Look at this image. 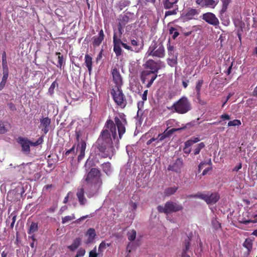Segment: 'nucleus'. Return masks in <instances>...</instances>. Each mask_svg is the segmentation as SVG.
<instances>
[{"instance_id":"nucleus-28","label":"nucleus","mask_w":257,"mask_h":257,"mask_svg":"<svg viewBox=\"0 0 257 257\" xmlns=\"http://www.w3.org/2000/svg\"><path fill=\"white\" fill-rule=\"evenodd\" d=\"M32 163H28L24 165L21 169L22 173L25 175H29L34 172V170L31 168Z\"/></svg>"},{"instance_id":"nucleus-25","label":"nucleus","mask_w":257,"mask_h":257,"mask_svg":"<svg viewBox=\"0 0 257 257\" xmlns=\"http://www.w3.org/2000/svg\"><path fill=\"white\" fill-rule=\"evenodd\" d=\"M178 0H163V7L165 9H170L174 8L175 6H177L176 4Z\"/></svg>"},{"instance_id":"nucleus-11","label":"nucleus","mask_w":257,"mask_h":257,"mask_svg":"<svg viewBox=\"0 0 257 257\" xmlns=\"http://www.w3.org/2000/svg\"><path fill=\"white\" fill-rule=\"evenodd\" d=\"M17 142L21 145L22 147V151L27 154H29L30 152L31 141L27 138L19 137L17 139Z\"/></svg>"},{"instance_id":"nucleus-12","label":"nucleus","mask_w":257,"mask_h":257,"mask_svg":"<svg viewBox=\"0 0 257 257\" xmlns=\"http://www.w3.org/2000/svg\"><path fill=\"white\" fill-rule=\"evenodd\" d=\"M112 75L113 82L115 84L114 87H121L122 85V78L119 70L116 67L113 68Z\"/></svg>"},{"instance_id":"nucleus-18","label":"nucleus","mask_w":257,"mask_h":257,"mask_svg":"<svg viewBox=\"0 0 257 257\" xmlns=\"http://www.w3.org/2000/svg\"><path fill=\"white\" fill-rule=\"evenodd\" d=\"M131 42L133 52L139 53L143 49L144 45L143 41L140 42L137 40L131 39Z\"/></svg>"},{"instance_id":"nucleus-4","label":"nucleus","mask_w":257,"mask_h":257,"mask_svg":"<svg viewBox=\"0 0 257 257\" xmlns=\"http://www.w3.org/2000/svg\"><path fill=\"white\" fill-rule=\"evenodd\" d=\"M147 57L163 58L165 56V49L163 43L160 40H153L146 53Z\"/></svg>"},{"instance_id":"nucleus-2","label":"nucleus","mask_w":257,"mask_h":257,"mask_svg":"<svg viewBox=\"0 0 257 257\" xmlns=\"http://www.w3.org/2000/svg\"><path fill=\"white\" fill-rule=\"evenodd\" d=\"M101 177L100 171L96 168H92L84 176V179L92 190L97 192L102 184Z\"/></svg>"},{"instance_id":"nucleus-30","label":"nucleus","mask_w":257,"mask_h":257,"mask_svg":"<svg viewBox=\"0 0 257 257\" xmlns=\"http://www.w3.org/2000/svg\"><path fill=\"white\" fill-rule=\"evenodd\" d=\"M10 128V124L0 120V135L7 133Z\"/></svg>"},{"instance_id":"nucleus-63","label":"nucleus","mask_w":257,"mask_h":257,"mask_svg":"<svg viewBox=\"0 0 257 257\" xmlns=\"http://www.w3.org/2000/svg\"><path fill=\"white\" fill-rule=\"evenodd\" d=\"M121 46L125 49L133 51V48L132 47V46H128L126 44L124 43H122Z\"/></svg>"},{"instance_id":"nucleus-56","label":"nucleus","mask_w":257,"mask_h":257,"mask_svg":"<svg viewBox=\"0 0 257 257\" xmlns=\"http://www.w3.org/2000/svg\"><path fill=\"white\" fill-rule=\"evenodd\" d=\"M75 145H74L72 147L69 149V150H68L66 152H65V155L66 156H68L70 154H75Z\"/></svg>"},{"instance_id":"nucleus-45","label":"nucleus","mask_w":257,"mask_h":257,"mask_svg":"<svg viewBox=\"0 0 257 257\" xmlns=\"http://www.w3.org/2000/svg\"><path fill=\"white\" fill-rule=\"evenodd\" d=\"M110 244L107 243L106 244L104 241H102L99 245L98 246V252L99 253L102 252L104 249H105L106 246H109Z\"/></svg>"},{"instance_id":"nucleus-32","label":"nucleus","mask_w":257,"mask_h":257,"mask_svg":"<svg viewBox=\"0 0 257 257\" xmlns=\"http://www.w3.org/2000/svg\"><path fill=\"white\" fill-rule=\"evenodd\" d=\"M101 168L103 171L106 173V175H109L111 172V164L107 162L104 163L101 165Z\"/></svg>"},{"instance_id":"nucleus-7","label":"nucleus","mask_w":257,"mask_h":257,"mask_svg":"<svg viewBox=\"0 0 257 257\" xmlns=\"http://www.w3.org/2000/svg\"><path fill=\"white\" fill-rule=\"evenodd\" d=\"M157 208L159 213H163L167 215L171 213L182 211L183 207L180 204L170 201L166 202L164 206L158 205Z\"/></svg>"},{"instance_id":"nucleus-5","label":"nucleus","mask_w":257,"mask_h":257,"mask_svg":"<svg viewBox=\"0 0 257 257\" xmlns=\"http://www.w3.org/2000/svg\"><path fill=\"white\" fill-rule=\"evenodd\" d=\"M189 198H197L204 200L207 204H215L220 199V195L218 192L208 191L206 193L200 192L188 196Z\"/></svg>"},{"instance_id":"nucleus-61","label":"nucleus","mask_w":257,"mask_h":257,"mask_svg":"<svg viewBox=\"0 0 257 257\" xmlns=\"http://www.w3.org/2000/svg\"><path fill=\"white\" fill-rule=\"evenodd\" d=\"M2 58V63H7V54L5 51H4L3 52Z\"/></svg>"},{"instance_id":"nucleus-16","label":"nucleus","mask_w":257,"mask_h":257,"mask_svg":"<svg viewBox=\"0 0 257 257\" xmlns=\"http://www.w3.org/2000/svg\"><path fill=\"white\" fill-rule=\"evenodd\" d=\"M183 165L181 159L178 158L173 165H169L168 167V170L172 171L177 173L180 172L181 169Z\"/></svg>"},{"instance_id":"nucleus-42","label":"nucleus","mask_w":257,"mask_h":257,"mask_svg":"<svg viewBox=\"0 0 257 257\" xmlns=\"http://www.w3.org/2000/svg\"><path fill=\"white\" fill-rule=\"evenodd\" d=\"M177 190L176 187H171L166 189L165 191V193L167 196H170L174 194Z\"/></svg>"},{"instance_id":"nucleus-59","label":"nucleus","mask_w":257,"mask_h":257,"mask_svg":"<svg viewBox=\"0 0 257 257\" xmlns=\"http://www.w3.org/2000/svg\"><path fill=\"white\" fill-rule=\"evenodd\" d=\"M12 217V222L15 223L17 218V214L15 212H13L9 216V218Z\"/></svg>"},{"instance_id":"nucleus-64","label":"nucleus","mask_w":257,"mask_h":257,"mask_svg":"<svg viewBox=\"0 0 257 257\" xmlns=\"http://www.w3.org/2000/svg\"><path fill=\"white\" fill-rule=\"evenodd\" d=\"M242 168V164L239 163L238 165L235 166L232 170L233 172H237L239 170H240Z\"/></svg>"},{"instance_id":"nucleus-9","label":"nucleus","mask_w":257,"mask_h":257,"mask_svg":"<svg viewBox=\"0 0 257 257\" xmlns=\"http://www.w3.org/2000/svg\"><path fill=\"white\" fill-rule=\"evenodd\" d=\"M199 10L192 8H187L183 12L182 16L186 20L196 19V17L199 14Z\"/></svg>"},{"instance_id":"nucleus-55","label":"nucleus","mask_w":257,"mask_h":257,"mask_svg":"<svg viewBox=\"0 0 257 257\" xmlns=\"http://www.w3.org/2000/svg\"><path fill=\"white\" fill-rule=\"evenodd\" d=\"M128 4V3L127 1H125V0L120 1L119 2V7L120 8V9L122 10V9L123 8H124L125 7L127 6Z\"/></svg>"},{"instance_id":"nucleus-33","label":"nucleus","mask_w":257,"mask_h":257,"mask_svg":"<svg viewBox=\"0 0 257 257\" xmlns=\"http://www.w3.org/2000/svg\"><path fill=\"white\" fill-rule=\"evenodd\" d=\"M167 61L169 66L172 67H175L177 64V55H173L171 58H168Z\"/></svg>"},{"instance_id":"nucleus-17","label":"nucleus","mask_w":257,"mask_h":257,"mask_svg":"<svg viewBox=\"0 0 257 257\" xmlns=\"http://www.w3.org/2000/svg\"><path fill=\"white\" fill-rule=\"evenodd\" d=\"M196 3L201 7L214 8L217 2L214 0H196Z\"/></svg>"},{"instance_id":"nucleus-43","label":"nucleus","mask_w":257,"mask_h":257,"mask_svg":"<svg viewBox=\"0 0 257 257\" xmlns=\"http://www.w3.org/2000/svg\"><path fill=\"white\" fill-rule=\"evenodd\" d=\"M167 50L168 55L170 57L173 56L174 55V47L170 44V41L167 45Z\"/></svg>"},{"instance_id":"nucleus-23","label":"nucleus","mask_w":257,"mask_h":257,"mask_svg":"<svg viewBox=\"0 0 257 257\" xmlns=\"http://www.w3.org/2000/svg\"><path fill=\"white\" fill-rule=\"evenodd\" d=\"M78 147H79L78 149L80 152V154L78 157V159L79 160L83 158L85 156V151L86 148L85 142L83 140H81L80 143V145H78Z\"/></svg>"},{"instance_id":"nucleus-37","label":"nucleus","mask_w":257,"mask_h":257,"mask_svg":"<svg viewBox=\"0 0 257 257\" xmlns=\"http://www.w3.org/2000/svg\"><path fill=\"white\" fill-rule=\"evenodd\" d=\"M205 144L204 143L201 142L198 144L197 146H195V148L194 150L193 154L194 156H196L199 154L200 151L205 147Z\"/></svg>"},{"instance_id":"nucleus-62","label":"nucleus","mask_w":257,"mask_h":257,"mask_svg":"<svg viewBox=\"0 0 257 257\" xmlns=\"http://www.w3.org/2000/svg\"><path fill=\"white\" fill-rule=\"evenodd\" d=\"M158 140L159 141V138H158V137L156 138H151V139L149 140L146 144L147 145H150V144H151L154 141H157Z\"/></svg>"},{"instance_id":"nucleus-20","label":"nucleus","mask_w":257,"mask_h":257,"mask_svg":"<svg viewBox=\"0 0 257 257\" xmlns=\"http://www.w3.org/2000/svg\"><path fill=\"white\" fill-rule=\"evenodd\" d=\"M84 189L83 187L78 188L76 192V196L81 205H84L87 202V200L84 196Z\"/></svg>"},{"instance_id":"nucleus-31","label":"nucleus","mask_w":257,"mask_h":257,"mask_svg":"<svg viewBox=\"0 0 257 257\" xmlns=\"http://www.w3.org/2000/svg\"><path fill=\"white\" fill-rule=\"evenodd\" d=\"M220 118L221 120H219L218 121H214L211 123H208L206 124H205V126H207V125H215V124H218L220 123L222 120H229L230 119V116L226 113H224L220 115Z\"/></svg>"},{"instance_id":"nucleus-60","label":"nucleus","mask_w":257,"mask_h":257,"mask_svg":"<svg viewBox=\"0 0 257 257\" xmlns=\"http://www.w3.org/2000/svg\"><path fill=\"white\" fill-rule=\"evenodd\" d=\"M148 90H146L144 91V93H143L142 95V98L143 101H146L147 99V95H148Z\"/></svg>"},{"instance_id":"nucleus-14","label":"nucleus","mask_w":257,"mask_h":257,"mask_svg":"<svg viewBox=\"0 0 257 257\" xmlns=\"http://www.w3.org/2000/svg\"><path fill=\"white\" fill-rule=\"evenodd\" d=\"M118 30L120 34H122L121 31L125 26L130 21V18L126 14L120 15L118 18Z\"/></svg>"},{"instance_id":"nucleus-34","label":"nucleus","mask_w":257,"mask_h":257,"mask_svg":"<svg viewBox=\"0 0 257 257\" xmlns=\"http://www.w3.org/2000/svg\"><path fill=\"white\" fill-rule=\"evenodd\" d=\"M38 230V223L32 222L30 226L29 229L28 231L29 234H31L36 232Z\"/></svg>"},{"instance_id":"nucleus-22","label":"nucleus","mask_w":257,"mask_h":257,"mask_svg":"<svg viewBox=\"0 0 257 257\" xmlns=\"http://www.w3.org/2000/svg\"><path fill=\"white\" fill-rule=\"evenodd\" d=\"M41 126L43 127L42 131L46 134L49 131V126L51 123V119L48 117L40 120Z\"/></svg>"},{"instance_id":"nucleus-50","label":"nucleus","mask_w":257,"mask_h":257,"mask_svg":"<svg viewBox=\"0 0 257 257\" xmlns=\"http://www.w3.org/2000/svg\"><path fill=\"white\" fill-rule=\"evenodd\" d=\"M211 223L213 228L216 230L221 227V224L216 219H212Z\"/></svg>"},{"instance_id":"nucleus-54","label":"nucleus","mask_w":257,"mask_h":257,"mask_svg":"<svg viewBox=\"0 0 257 257\" xmlns=\"http://www.w3.org/2000/svg\"><path fill=\"white\" fill-rule=\"evenodd\" d=\"M85 250L83 248H80L76 255H75V257H80V256H83L85 255Z\"/></svg>"},{"instance_id":"nucleus-21","label":"nucleus","mask_w":257,"mask_h":257,"mask_svg":"<svg viewBox=\"0 0 257 257\" xmlns=\"http://www.w3.org/2000/svg\"><path fill=\"white\" fill-rule=\"evenodd\" d=\"M104 38V34L102 29L100 30L98 36H94L93 38V45L94 47L99 46Z\"/></svg>"},{"instance_id":"nucleus-44","label":"nucleus","mask_w":257,"mask_h":257,"mask_svg":"<svg viewBox=\"0 0 257 257\" xmlns=\"http://www.w3.org/2000/svg\"><path fill=\"white\" fill-rule=\"evenodd\" d=\"M8 75L3 74L2 81L0 83V91L2 90L6 85L8 78Z\"/></svg>"},{"instance_id":"nucleus-52","label":"nucleus","mask_w":257,"mask_h":257,"mask_svg":"<svg viewBox=\"0 0 257 257\" xmlns=\"http://www.w3.org/2000/svg\"><path fill=\"white\" fill-rule=\"evenodd\" d=\"M2 67L3 69V74L9 75V68L8 66V62L2 63Z\"/></svg>"},{"instance_id":"nucleus-41","label":"nucleus","mask_w":257,"mask_h":257,"mask_svg":"<svg viewBox=\"0 0 257 257\" xmlns=\"http://www.w3.org/2000/svg\"><path fill=\"white\" fill-rule=\"evenodd\" d=\"M136 234L137 232L134 229L128 232L127 234L128 240L130 241H134L136 239Z\"/></svg>"},{"instance_id":"nucleus-36","label":"nucleus","mask_w":257,"mask_h":257,"mask_svg":"<svg viewBox=\"0 0 257 257\" xmlns=\"http://www.w3.org/2000/svg\"><path fill=\"white\" fill-rule=\"evenodd\" d=\"M203 83V79H200L198 80L196 85L195 90L197 94V97H199L200 96V92Z\"/></svg>"},{"instance_id":"nucleus-51","label":"nucleus","mask_w":257,"mask_h":257,"mask_svg":"<svg viewBox=\"0 0 257 257\" xmlns=\"http://www.w3.org/2000/svg\"><path fill=\"white\" fill-rule=\"evenodd\" d=\"M143 71L141 73V79L143 83H145L146 81H148V82L150 80H151V78L153 77V74H150L148 76L146 77V78L144 77H143Z\"/></svg>"},{"instance_id":"nucleus-6","label":"nucleus","mask_w":257,"mask_h":257,"mask_svg":"<svg viewBox=\"0 0 257 257\" xmlns=\"http://www.w3.org/2000/svg\"><path fill=\"white\" fill-rule=\"evenodd\" d=\"M172 108L179 114H185L189 111L192 107L188 98L183 96L173 104Z\"/></svg>"},{"instance_id":"nucleus-19","label":"nucleus","mask_w":257,"mask_h":257,"mask_svg":"<svg viewBox=\"0 0 257 257\" xmlns=\"http://www.w3.org/2000/svg\"><path fill=\"white\" fill-rule=\"evenodd\" d=\"M85 235L88 236L85 243L89 244L92 243L96 236L95 230L93 228H89L86 231Z\"/></svg>"},{"instance_id":"nucleus-24","label":"nucleus","mask_w":257,"mask_h":257,"mask_svg":"<svg viewBox=\"0 0 257 257\" xmlns=\"http://www.w3.org/2000/svg\"><path fill=\"white\" fill-rule=\"evenodd\" d=\"M192 237V234L190 233L186 239H185L184 245V247L182 249V253H188V251L190 248V241L191 240Z\"/></svg>"},{"instance_id":"nucleus-3","label":"nucleus","mask_w":257,"mask_h":257,"mask_svg":"<svg viewBox=\"0 0 257 257\" xmlns=\"http://www.w3.org/2000/svg\"><path fill=\"white\" fill-rule=\"evenodd\" d=\"M143 66L144 68L146 70L143 71V77L146 78V77L148 76L150 74H153L151 80H150L146 85L147 88H150L154 80L157 78L158 76L157 73L158 71L161 69V66L159 63L153 59L147 60Z\"/></svg>"},{"instance_id":"nucleus-57","label":"nucleus","mask_w":257,"mask_h":257,"mask_svg":"<svg viewBox=\"0 0 257 257\" xmlns=\"http://www.w3.org/2000/svg\"><path fill=\"white\" fill-rule=\"evenodd\" d=\"M190 146L186 145V142L185 143V147L183 149V152L185 154H189L191 151V149L189 148Z\"/></svg>"},{"instance_id":"nucleus-40","label":"nucleus","mask_w":257,"mask_h":257,"mask_svg":"<svg viewBox=\"0 0 257 257\" xmlns=\"http://www.w3.org/2000/svg\"><path fill=\"white\" fill-rule=\"evenodd\" d=\"M241 124V121L239 119H235L233 120H230L228 122V126H239Z\"/></svg>"},{"instance_id":"nucleus-10","label":"nucleus","mask_w":257,"mask_h":257,"mask_svg":"<svg viewBox=\"0 0 257 257\" xmlns=\"http://www.w3.org/2000/svg\"><path fill=\"white\" fill-rule=\"evenodd\" d=\"M202 19L208 24L214 26H217L219 24L218 18L212 13L207 12L203 14Z\"/></svg>"},{"instance_id":"nucleus-49","label":"nucleus","mask_w":257,"mask_h":257,"mask_svg":"<svg viewBox=\"0 0 257 257\" xmlns=\"http://www.w3.org/2000/svg\"><path fill=\"white\" fill-rule=\"evenodd\" d=\"M122 43L121 40L117 38L116 33H114L113 36V45H121Z\"/></svg>"},{"instance_id":"nucleus-53","label":"nucleus","mask_w":257,"mask_h":257,"mask_svg":"<svg viewBox=\"0 0 257 257\" xmlns=\"http://www.w3.org/2000/svg\"><path fill=\"white\" fill-rule=\"evenodd\" d=\"M98 253L96 252V246L91 251H90L89 253V257H97Z\"/></svg>"},{"instance_id":"nucleus-29","label":"nucleus","mask_w":257,"mask_h":257,"mask_svg":"<svg viewBox=\"0 0 257 257\" xmlns=\"http://www.w3.org/2000/svg\"><path fill=\"white\" fill-rule=\"evenodd\" d=\"M81 239L79 237L76 238L73 241L72 243L68 246L69 248L71 251H74L80 245Z\"/></svg>"},{"instance_id":"nucleus-8","label":"nucleus","mask_w":257,"mask_h":257,"mask_svg":"<svg viewBox=\"0 0 257 257\" xmlns=\"http://www.w3.org/2000/svg\"><path fill=\"white\" fill-rule=\"evenodd\" d=\"M111 94L115 103L122 108L127 104V100L121 87H113L111 90Z\"/></svg>"},{"instance_id":"nucleus-38","label":"nucleus","mask_w":257,"mask_h":257,"mask_svg":"<svg viewBox=\"0 0 257 257\" xmlns=\"http://www.w3.org/2000/svg\"><path fill=\"white\" fill-rule=\"evenodd\" d=\"M200 140L199 138L192 137L189 140L186 141V145L187 146H191L193 144L199 142Z\"/></svg>"},{"instance_id":"nucleus-27","label":"nucleus","mask_w":257,"mask_h":257,"mask_svg":"<svg viewBox=\"0 0 257 257\" xmlns=\"http://www.w3.org/2000/svg\"><path fill=\"white\" fill-rule=\"evenodd\" d=\"M84 60V63L88 69L89 73H90L92 70V58L89 55L86 54Z\"/></svg>"},{"instance_id":"nucleus-48","label":"nucleus","mask_w":257,"mask_h":257,"mask_svg":"<svg viewBox=\"0 0 257 257\" xmlns=\"http://www.w3.org/2000/svg\"><path fill=\"white\" fill-rule=\"evenodd\" d=\"M113 51L114 52L116 56H119L121 54V49L120 45H113Z\"/></svg>"},{"instance_id":"nucleus-47","label":"nucleus","mask_w":257,"mask_h":257,"mask_svg":"<svg viewBox=\"0 0 257 257\" xmlns=\"http://www.w3.org/2000/svg\"><path fill=\"white\" fill-rule=\"evenodd\" d=\"M75 218V215L72 214L71 216H66L64 217H63L62 219V223L63 224L66 223L69 221H70Z\"/></svg>"},{"instance_id":"nucleus-1","label":"nucleus","mask_w":257,"mask_h":257,"mask_svg":"<svg viewBox=\"0 0 257 257\" xmlns=\"http://www.w3.org/2000/svg\"><path fill=\"white\" fill-rule=\"evenodd\" d=\"M126 124L127 121L124 114L120 115L119 117L115 116L114 121L108 119L98 138L93 146L95 154L101 158L108 157L111 159L115 151L112 138L115 140L117 137L116 127L119 139H121L125 133Z\"/></svg>"},{"instance_id":"nucleus-58","label":"nucleus","mask_w":257,"mask_h":257,"mask_svg":"<svg viewBox=\"0 0 257 257\" xmlns=\"http://www.w3.org/2000/svg\"><path fill=\"white\" fill-rule=\"evenodd\" d=\"M8 106L10 110L12 111H15L16 110V107L15 105L13 102H10L8 104Z\"/></svg>"},{"instance_id":"nucleus-35","label":"nucleus","mask_w":257,"mask_h":257,"mask_svg":"<svg viewBox=\"0 0 257 257\" xmlns=\"http://www.w3.org/2000/svg\"><path fill=\"white\" fill-rule=\"evenodd\" d=\"M56 55L58 56V64L57 65V66L58 67L61 68L62 67V66H64L65 64V60L64 59V57L61 54L60 52H56Z\"/></svg>"},{"instance_id":"nucleus-39","label":"nucleus","mask_w":257,"mask_h":257,"mask_svg":"<svg viewBox=\"0 0 257 257\" xmlns=\"http://www.w3.org/2000/svg\"><path fill=\"white\" fill-rule=\"evenodd\" d=\"M58 84L56 81H54L50 85L48 89V93L51 96H53L54 93V89L56 86H58Z\"/></svg>"},{"instance_id":"nucleus-46","label":"nucleus","mask_w":257,"mask_h":257,"mask_svg":"<svg viewBox=\"0 0 257 257\" xmlns=\"http://www.w3.org/2000/svg\"><path fill=\"white\" fill-rule=\"evenodd\" d=\"M174 9L173 10H170L168 11H166L165 12V17H167L171 15H174L177 14V12L178 10V6H175V7H174Z\"/></svg>"},{"instance_id":"nucleus-13","label":"nucleus","mask_w":257,"mask_h":257,"mask_svg":"<svg viewBox=\"0 0 257 257\" xmlns=\"http://www.w3.org/2000/svg\"><path fill=\"white\" fill-rule=\"evenodd\" d=\"M185 128V127L177 128H173L170 130L166 129L162 134L158 135L159 141H163L167 138H170L174 133L184 129Z\"/></svg>"},{"instance_id":"nucleus-26","label":"nucleus","mask_w":257,"mask_h":257,"mask_svg":"<svg viewBox=\"0 0 257 257\" xmlns=\"http://www.w3.org/2000/svg\"><path fill=\"white\" fill-rule=\"evenodd\" d=\"M242 245L244 247L247 249V255H249L252 248V240L250 238H246L245 241L243 243Z\"/></svg>"},{"instance_id":"nucleus-15","label":"nucleus","mask_w":257,"mask_h":257,"mask_svg":"<svg viewBox=\"0 0 257 257\" xmlns=\"http://www.w3.org/2000/svg\"><path fill=\"white\" fill-rule=\"evenodd\" d=\"M252 216L248 211H244L242 213V215L238 216V221L244 224H247L252 221Z\"/></svg>"}]
</instances>
